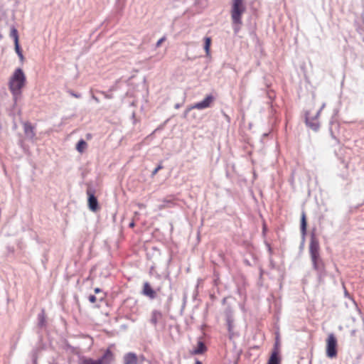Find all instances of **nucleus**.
<instances>
[{"label":"nucleus","mask_w":364,"mask_h":364,"mask_svg":"<svg viewBox=\"0 0 364 364\" xmlns=\"http://www.w3.org/2000/svg\"><path fill=\"white\" fill-rule=\"evenodd\" d=\"M319 250V242L313 235L309 243V255L313 269L317 272L318 279H321L326 275V271L324 262L320 256Z\"/></svg>","instance_id":"1"},{"label":"nucleus","mask_w":364,"mask_h":364,"mask_svg":"<svg viewBox=\"0 0 364 364\" xmlns=\"http://www.w3.org/2000/svg\"><path fill=\"white\" fill-rule=\"evenodd\" d=\"M26 75L21 68H17L14 72L9 82V90L15 101L21 95L22 89L26 85Z\"/></svg>","instance_id":"2"},{"label":"nucleus","mask_w":364,"mask_h":364,"mask_svg":"<svg viewBox=\"0 0 364 364\" xmlns=\"http://www.w3.org/2000/svg\"><path fill=\"white\" fill-rule=\"evenodd\" d=\"M246 11L244 0H232L230 14L234 33L237 34L242 23V16Z\"/></svg>","instance_id":"3"},{"label":"nucleus","mask_w":364,"mask_h":364,"mask_svg":"<svg viewBox=\"0 0 364 364\" xmlns=\"http://www.w3.org/2000/svg\"><path fill=\"white\" fill-rule=\"evenodd\" d=\"M114 360V355L109 349H107L102 356L97 360L85 358L81 360V364H111Z\"/></svg>","instance_id":"4"},{"label":"nucleus","mask_w":364,"mask_h":364,"mask_svg":"<svg viewBox=\"0 0 364 364\" xmlns=\"http://www.w3.org/2000/svg\"><path fill=\"white\" fill-rule=\"evenodd\" d=\"M213 101L214 97L212 95H207L202 101L195 103L190 107L187 108L183 113V117L186 118L189 112L193 109H204L210 107Z\"/></svg>","instance_id":"5"},{"label":"nucleus","mask_w":364,"mask_h":364,"mask_svg":"<svg viewBox=\"0 0 364 364\" xmlns=\"http://www.w3.org/2000/svg\"><path fill=\"white\" fill-rule=\"evenodd\" d=\"M326 355L333 358L337 355V339L333 333H330L326 340Z\"/></svg>","instance_id":"6"},{"label":"nucleus","mask_w":364,"mask_h":364,"mask_svg":"<svg viewBox=\"0 0 364 364\" xmlns=\"http://www.w3.org/2000/svg\"><path fill=\"white\" fill-rule=\"evenodd\" d=\"M321 113V110H318L314 116L310 115V112L306 113L305 120L306 124L314 131H317L319 129L320 124L318 119Z\"/></svg>","instance_id":"7"},{"label":"nucleus","mask_w":364,"mask_h":364,"mask_svg":"<svg viewBox=\"0 0 364 364\" xmlns=\"http://www.w3.org/2000/svg\"><path fill=\"white\" fill-rule=\"evenodd\" d=\"M24 134L28 140L33 141L36 137L35 127L28 122H22Z\"/></svg>","instance_id":"8"},{"label":"nucleus","mask_w":364,"mask_h":364,"mask_svg":"<svg viewBox=\"0 0 364 364\" xmlns=\"http://www.w3.org/2000/svg\"><path fill=\"white\" fill-rule=\"evenodd\" d=\"M88 196V206L90 210L95 212L98 209V201L95 196V191L91 188L87 190Z\"/></svg>","instance_id":"9"},{"label":"nucleus","mask_w":364,"mask_h":364,"mask_svg":"<svg viewBox=\"0 0 364 364\" xmlns=\"http://www.w3.org/2000/svg\"><path fill=\"white\" fill-rule=\"evenodd\" d=\"M233 321H234V319L232 318L231 311L228 310L226 312V323H227V326H228L229 337L230 339H232L233 337Z\"/></svg>","instance_id":"10"},{"label":"nucleus","mask_w":364,"mask_h":364,"mask_svg":"<svg viewBox=\"0 0 364 364\" xmlns=\"http://www.w3.org/2000/svg\"><path fill=\"white\" fill-rule=\"evenodd\" d=\"M163 319V314L159 310H153L151 314L150 322L154 326H156Z\"/></svg>","instance_id":"11"},{"label":"nucleus","mask_w":364,"mask_h":364,"mask_svg":"<svg viewBox=\"0 0 364 364\" xmlns=\"http://www.w3.org/2000/svg\"><path fill=\"white\" fill-rule=\"evenodd\" d=\"M124 364H137L138 358L134 353H127L123 357Z\"/></svg>","instance_id":"12"},{"label":"nucleus","mask_w":364,"mask_h":364,"mask_svg":"<svg viewBox=\"0 0 364 364\" xmlns=\"http://www.w3.org/2000/svg\"><path fill=\"white\" fill-rule=\"evenodd\" d=\"M143 294L151 299H153L156 297L155 291L151 287L148 282H146L144 284Z\"/></svg>","instance_id":"13"},{"label":"nucleus","mask_w":364,"mask_h":364,"mask_svg":"<svg viewBox=\"0 0 364 364\" xmlns=\"http://www.w3.org/2000/svg\"><path fill=\"white\" fill-rule=\"evenodd\" d=\"M206 350H207V348H206L205 343L203 341H199L198 342L197 348H196L194 350H193L191 353L193 355H199V354L203 353Z\"/></svg>","instance_id":"14"},{"label":"nucleus","mask_w":364,"mask_h":364,"mask_svg":"<svg viewBox=\"0 0 364 364\" xmlns=\"http://www.w3.org/2000/svg\"><path fill=\"white\" fill-rule=\"evenodd\" d=\"M301 232L303 239H304L306 233V214L304 212H303L301 214Z\"/></svg>","instance_id":"15"},{"label":"nucleus","mask_w":364,"mask_h":364,"mask_svg":"<svg viewBox=\"0 0 364 364\" xmlns=\"http://www.w3.org/2000/svg\"><path fill=\"white\" fill-rule=\"evenodd\" d=\"M279 363H280V359H279L278 353L276 351H274L272 353V355L268 360L267 364H279Z\"/></svg>","instance_id":"16"},{"label":"nucleus","mask_w":364,"mask_h":364,"mask_svg":"<svg viewBox=\"0 0 364 364\" xmlns=\"http://www.w3.org/2000/svg\"><path fill=\"white\" fill-rule=\"evenodd\" d=\"M87 143L83 139H80L77 144L76 149L79 152L82 153L85 149Z\"/></svg>","instance_id":"17"},{"label":"nucleus","mask_w":364,"mask_h":364,"mask_svg":"<svg viewBox=\"0 0 364 364\" xmlns=\"http://www.w3.org/2000/svg\"><path fill=\"white\" fill-rule=\"evenodd\" d=\"M211 40L209 37L205 38V43H204V49L205 50L206 55H210V46Z\"/></svg>","instance_id":"18"},{"label":"nucleus","mask_w":364,"mask_h":364,"mask_svg":"<svg viewBox=\"0 0 364 364\" xmlns=\"http://www.w3.org/2000/svg\"><path fill=\"white\" fill-rule=\"evenodd\" d=\"M38 325L40 326H43L46 324V316L43 310L38 314Z\"/></svg>","instance_id":"19"},{"label":"nucleus","mask_w":364,"mask_h":364,"mask_svg":"<svg viewBox=\"0 0 364 364\" xmlns=\"http://www.w3.org/2000/svg\"><path fill=\"white\" fill-rule=\"evenodd\" d=\"M11 36L14 38V42H18V36L17 30L15 28H13L11 31Z\"/></svg>","instance_id":"20"},{"label":"nucleus","mask_w":364,"mask_h":364,"mask_svg":"<svg viewBox=\"0 0 364 364\" xmlns=\"http://www.w3.org/2000/svg\"><path fill=\"white\" fill-rule=\"evenodd\" d=\"M15 50H16V53L19 56V58L21 59H23V56L22 52L21 50L18 42L15 43Z\"/></svg>","instance_id":"21"},{"label":"nucleus","mask_w":364,"mask_h":364,"mask_svg":"<svg viewBox=\"0 0 364 364\" xmlns=\"http://www.w3.org/2000/svg\"><path fill=\"white\" fill-rule=\"evenodd\" d=\"M162 168H163V166H162L161 164H159V165H158V166L154 168V170L152 171V173H151L152 176H154V175H156V174L157 173V172H158L159 170L162 169Z\"/></svg>","instance_id":"22"},{"label":"nucleus","mask_w":364,"mask_h":364,"mask_svg":"<svg viewBox=\"0 0 364 364\" xmlns=\"http://www.w3.org/2000/svg\"><path fill=\"white\" fill-rule=\"evenodd\" d=\"M68 93H69L71 96H73V97H76V98H80V97H81V95H80V94L75 93V92H73V91H72V90H69V91H68Z\"/></svg>","instance_id":"23"},{"label":"nucleus","mask_w":364,"mask_h":364,"mask_svg":"<svg viewBox=\"0 0 364 364\" xmlns=\"http://www.w3.org/2000/svg\"><path fill=\"white\" fill-rule=\"evenodd\" d=\"M100 93H101V94H102V95H103V96H104L106 99H111V98H112V95L108 94V93H107V92H104V91L100 92Z\"/></svg>","instance_id":"24"},{"label":"nucleus","mask_w":364,"mask_h":364,"mask_svg":"<svg viewBox=\"0 0 364 364\" xmlns=\"http://www.w3.org/2000/svg\"><path fill=\"white\" fill-rule=\"evenodd\" d=\"M166 40V37L161 38L156 43V46L159 47L161 44Z\"/></svg>","instance_id":"25"},{"label":"nucleus","mask_w":364,"mask_h":364,"mask_svg":"<svg viewBox=\"0 0 364 364\" xmlns=\"http://www.w3.org/2000/svg\"><path fill=\"white\" fill-rule=\"evenodd\" d=\"M96 296L95 295H90L88 296V300L91 302V303H95L96 301Z\"/></svg>","instance_id":"26"},{"label":"nucleus","mask_w":364,"mask_h":364,"mask_svg":"<svg viewBox=\"0 0 364 364\" xmlns=\"http://www.w3.org/2000/svg\"><path fill=\"white\" fill-rule=\"evenodd\" d=\"M166 203H167V204L171 203V200H164V204H163V205H161V206L160 207V208L161 209V208H163L166 207V206H167Z\"/></svg>","instance_id":"27"},{"label":"nucleus","mask_w":364,"mask_h":364,"mask_svg":"<svg viewBox=\"0 0 364 364\" xmlns=\"http://www.w3.org/2000/svg\"><path fill=\"white\" fill-rule=\"evenodd\" d=\"M92 100H94L97 103H99V102H100L99 99H98L96 96L92 95Z\"/></svg>","instance_id":"28"},{"label":"nucleus","mask_w":364,"mask_h":364,"mask_svg":"<svg viewBox=\"0 0 364 364\" xmlns=\"http://www.w3.org/2000/svg\"><path fill=\"white\" fill-rule=\"evenodd\" d=\"M223 115L228 121H230V119L228 114H226L225 113H223Z\"/></svg>","instance_id":"29"},{"label":"nucleus","mask_w":364,"mask_h":364,"mask_svg":"<svg viewBox=\"0 0 364 364\" xmlns=\"http://www.w3.org/2000/svg\"><path fill=\"white\" fill-rule=\"evenodd\" d=\"M331 134L332 138L334 139L338 142L336 137L334 136V134H333V132L331 131Z\"/></svg>","instance_id":"30"},{"label":"nucleus","mask_w":364,"mask_h":364,"mask_svg":"<svg viewBox=\"0 0 364 364\" xmlns=\"http://www.w3.org/2000/svg\"><path fill=\"white\" fill-rule=\"evenodd\" d=\"M100 291H101V289H100V288H95V293H99V292H100Z\"/></svg>","instance_id":"31"},{"label":"nucleus","mask_w":364,"mask_h":364,"mask_svg":"<svg viewBox=\"0 0 364 364\" xmlns=\"http://www.w3.org/2000/svg\"><path fill=\"white\" fill-rule=\"evenodd\" d=\"M180 107H181V104H179V103H177V104L175 105V108L176 109H178Z\"/></svg>","instance_id":"32"},{"label":"nucleus","mask_w":364,"mask_h":364,"mask_svg":"<svg viewBox=\"0 0 364 364\" xmlns=\"http://www.w3.org/2000/svg\"><path fill=\"white\" fill-rule=\"evenodd\" d=\"M134 226V222L130 223L129 227L132 228Z\"/></svg>","instance_id":"33"},{"label":"nucleus","mask_w":364,"mask_h":364,"mask_svg":"<svg viewBox=\"0 0 364 364\" xmlns=\"http://www.w3.org/2000/svg\"><path fill=\"white\" fill-rule=\"evenodd\" d=\"M324 107H325V103H323V104L322 105L321 107L318 110H321H321L324 108Z\"/></svg>","instance_id":"34"},{"label":"nucleus","mask_w":364,"mask_h":364,"mask_svg":"<svg viewBox=\"0 0 364 364\" xmlns=\"http://www.w3.org/2000/svg\"><path fill=\"white\" fill-rule=\"evenodd\" d=\"M195 364H202V363H201L200 361H199V360H197L196 361Z\"/></svg>","instance_id":"35"},{"label":"nucleus","mask_w":364,"mask_h":364,"mask_svg":"<svg viewBox=\"0 0 364 364\" xmlns=\"http://www.w3.org/2000/svg\"><path fill=\"white\" fill-rule=\"evenodd\" d=\"M345 295L346 296H348V293L347 292V291H345Z\"/></svg>","instance_id":"36"}]
</instances>
